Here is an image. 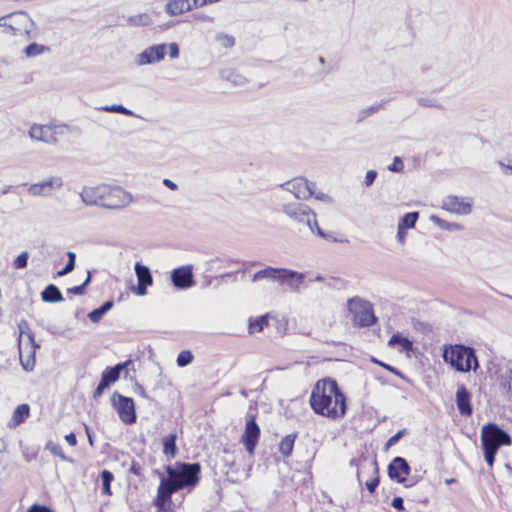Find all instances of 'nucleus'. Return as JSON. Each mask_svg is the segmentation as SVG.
<instances>
[{
  "mask_svg": "<svg viewBox=\"0 0 512 512\" xmlns=\"http://www.w3.org/2000/svg\"><path fill=\"white\" fill-rule=\"evenodd\" d=\"M312 410L330 420L342 419L347 410L346 396L341 391L336 380L320 379L314 385L310 394Z\"/></svg>",
  "mask_w": 512,
  "mask_h": 512,
  "instance_id": "obj_1",
  "label": "nucleus"
},
{
  "mask_svg": "<svg viewBox=\"0 0 512 512\" xmlns=\"http://www.w3.org/2000/svg\"><path fill=\"white\" fill-rule=\"evenodd\" d=\"M512 443L510 435L497 424L488 423L481 430V444L486 463L492 467L495 455L503 445L509 446Z\"/></svg>",
  "mask_w": 512,
  "mask_h": 512,
  "instance_id": "obj_2",
  "label": "nucleus"
},
{
  "mask_svg": "<svg viewBox=\"0 0 512 512\" xmlns=\"http://www.w3.org/2000/svg\"><path fill=\"white\" fill-rule=\"evenodd\" d=\"M443 359L459 372L476 371L479 367L474 349L461 344L444 346Z\"/></svg>",
  "mask_w": 512,
  "mask_h": 512,
  "instance_id": "obj_3",
  "label": "nucleus"
},
{
  "mask_svg": "<svg viewBox=\"0 0 512 512\" xmlns=\"http://www.w3.org/2000/svg\"><path fill=\"white\" fill-rule=\"evenodd\" d=\"M201 466L199 463H181L176 468L168 466L167 481L178 490L184 487H194L199 481Z\"/></svg>",
  "mask_w": 512,
  "mask_h": 512,
  "instance_id": "obj_4",
  "label": "nucleus"
},
{
  "mask_svg": "<svg viewBox=\"0 0 512 512\" xmlns=\"http://www.w3.org/2000/svg\"><path fill=\"white\" fill-rule=\"evenodd\" d=\"M347 308L353 324L357 327H370L377 322L372 303L355 296L347 301Z\"/></svg>",
  "mask_w": 512,
  "mask_h": 512,
  "instance_id": "obj_5",
  "label": "nucleus"
},
{
  "mask_svg": "<svg viewBox=\"0 0 512 512\" xmlns=\"http://www.w3.org/2000/svg\"><path fill=\"white\" fill-rule=\"evenodd\" d=\"M31 25V18L22 11L0 18V26H3L7 33L14 36L29 34Z\"/></svg>",
  "mask_w": 512,
  "mask_h": 512,
  "instance_id": "obj_6",
  "label": "nucleus"
},
{
  "mask_svg": "<svg viewBox=\"0 0 512 512\" xmlns=\"http://www.w3.org/2000/svg\"><path fill=\"white\" fill-rule=\"evenodd\" d=\"M111 400L123 423L131 425L136 422L135 406L132 398L114 392Z\"/></svg>",
  "mask_w": 512,
  "mask_h": 512,
  "instance_id": "obj_7",
  "label": "nucleus"
},
{
  "mask_svg": "<svg viewBox=\"0 0 512 512\" xmlns=\"http://www.w3.org/2000/svg\"><path fill=\"white\" fill-rule=\"evenodd\" d=\"M131 202V196L120 187L105 184L101 207L119 209Z\"/></svg>",
  "mask_w": 512,
  "mask_h": 512,
  "instance_id": "obj_8",
  "label": "nucleus"
},
{
  "mask_svg": "<svg viewBox=\"0 0 512 512\" xmlns=\"http://www.w3.org/2000/svg\"><path fill=\"white\" fill-rule=\"evenodd\" d=\"M259 438L260 427L256 423L255 416L248 415L246 418L244 433L241 436V442L244 444L250 455L254 454Z\"/></svg>",
  "mask_w": 512,
  "mask_h": 512,
  "instance_id": "obj_9",
  "label": "nucleus"
},
{
  "mask_svg": "<svg viewBox=\"0 0 512 512\" xmlns=\"http://www.w3.org/2000/svg\"><path fill=\"white\" fill-rule=\"evenodd\" d=\"M63 133V127L34 124L29 130L32 139L46 143H56L58 136Z\"/></svg>",
  "mask_w": 512,
  "mask_h": 512,
  "instance_id": "obj_10",
  "label": "nucleus"
},
{
  "mask_svg": "<svg viewBox=\"0 0 512 512\" xmlns=\"http://www.w3.org/2000/svg\"><path fill=\"white\" fill-rule=\"evenodd\" d=\"M284 212L293 220L301 224H317L315 212L305 204L287 205Z\"/></svg>",
  "mask_w": 512,
  "mask_h": 512,
  "instance_id": "obj_11",
  "label": "nucleus"
},
{
  "mask_svg": "<svg viewBox=\"0 0 512 512\" xmlns=\"http://www.w3.org/2000/svg\"><path fill=\"white\" fill-rule=\"evenodd\" d=\"M473 199L470 197H459L448 195L442 202V208L455 214L467 215L472 211Z\"/></svg>",
  "mask_w": 512,
  "mask_h": 512,
  "instance_id": "obj_12",
  "label": "nucleus"
},
{
  "mask_svg": "<svg viewBox=\"0 0 512 512\" xmlns=\"http://www.w3.org/2000/svg\"><path fill=\"white\" fill-rule=\"evenodd\" d=\"M172 284L180 290H185L194 286V276L192 265H185L175 268L171 272Z\"/></svg>",
  "mask_w": 512,
  "mask_h": 512,
  "instance_id": "obj_13",
  "label": "nucleus"
},
{
  "mask_svg": "<svg viewBox=\"0 0 512 512\" xmlns=\"http://www.w3.org/2000/svg\"><path fill=\"white\" fill-rule=\"evenodd\" d=\"M62 185V178L59 176H54L42 182L32 184L29 188V192L33 196H47L60 189Z\"/></svg>",
  "mask_w": 512,
  "mask_h": 512,
  "instance_id": "obj_14",
  "label": "nucleus"
},
{
  "mask_svg": "<svg viewBox=\"0 0 512 512\" xmlns=\"http://www.w3.org/2000/svg\"><path fill=\"white\" fill-rule=\"evenodd\" d=\"M410 473V466L408 462L402 457H395L388 466V474L390 478L397 480L399 483L406 484V476Z\"/></svg>",
  "mask_w": 512,
  "mask_h": 512,
  "instance_id": "obj_15",
  "label": "nucleus"
},
{
  "mask_svg": "<svg viewBox=\"0 0 512 512\" xmlns=\"http://www.w3.org/2000/svg\"><path fill=\"white\" fill-rule=\"evenodd\" d=\"M286 188L298 199L308 198L313 195L310 183L304 177H296L286 182Z\"/></svg>",
  "mask_w": 512,
  "mask_h": 512,
  "instance_id": "obj_16",
  "label": "nucleus"
},
{
  "mask_svg": "<svg viewBox=\"0 0 512 512\" xmlns=\"http://www.w3.org/2000/svg\"><path fill=\"white\" fill-rule=\"evenodd\" d=\"M305 275L303 273L290 270L287 268L281 269V277L279 278V285H286L292 291H300L301 285L303 284Z\"/></svg>",
  "mask_w": 512,
  "mask_h": 512,
  "instance_id": "obj_17",
  "label": "nucleus"
},
{
  "mask_svg": "<svg viewBox=\"0 0 512 512\" xmlns=\"http://www.w3.org/2000/svg\"><path fill=\"white\" fill-rule=\"evenodd\" d=\"M178 491L177 486H172L166 478H162L157 491L155 505L159 510L164 511L165 504L170 502L173 493Z\"/></svg>",
  "mask_w": 512,
  "mask_h": 512,
  "instance_id": "obj_18",
  "label": "nucleus"
},
{
  "mask_svg": "<svg viewBox=\"0 0 512 512\" xmlns=\"http://www.w3.org/2000/svg\"><path fill=\"white\" fill-rule=\"evenodd\" d=\"M166 54V45L160 44V45H154L146 50H144L140 54V63L141 64H150L159 62L162 59H164Z\"/></svg>",
  "mask_w": 512,
  "mask_h": 512,
  "instance_id": "obj_19",
  "label": "nucleus"
},
{
  "mask_svg": "<svg viewBox=\"0 0 512 512\" xmlns=\"http://www.w3.org/2000/svg\"><path fill=\"white\" fill-rule=\"evenodd\" d=\"M103 193H105V184L94 187H85L81 192V197L83 201L89 205L101 206Z\"/></svg>",
  "mask_w": 512,
  "mask_h": 512,
  "instance_id": "obj_20",
  "label": "nucleus"
},
{
  "mask_svg": "<svg viewBox=\"0 0 512 512\" xmlns=\"http://www.w3.org/2000/svg\"><path fill=\"white\" fill-rule=\"evenodd\" d=\"M471 395L465 386H460L456 392V404L461 415L470 416L472 406L470 403Z\"/></svg>",
  "mask_w": 512,
  "mask_h": 512,
  "instance_id": "obj_21",
  "label": "nucleus"
},
{
  "mask_svg": "<svg viewBox=\"0 0 512 512\" xmlns=\"http://www.w3.org/2000/svg\"><path fill=\"white\" fill-rule=\"evenodd\" d=\"M309 229L312 234H317L326 242H348V239L344 234L329 229H325L322 226H309Z\"/></svg>",
  "mask_w": 512,
  "mask_h": 512,
  "instance_id": "obj_22",
  "label": "nucleus"
},
{
  "mask_svg": "<svg viewBox=\"0 0 512 512\" xmlns=\"http://www.w3.org/2000/svg\"><path fill=\"white\" fill-rule=\"evenodd\" d=\"M132 363L131 360H127L123 363H118L116 364L114 367H108L106 368L103 372H102V375H101V382L105 383V385H107L109 387V385L111 383H114L116 382L119 377H120V373L123 369H125L128 365H130Z\"/></svg>",
  "mask_w": 512,
  "mask_h": 512,
  "instance_id": "obj_23",
  "label": "nucleus"
},
{
  "mask_svg": "<svg viewBox=\"0 0 512 512\" xmlns=\"http://www.w3.org/2000/svg\"><path fill=\"white\" fill-rule=\"evenodd\" d=\"M194 8L191 0H170L166 5L167 13L176 16Z\"/></svg>",
  "mask_w": 512,
  "mask_h": 512,
  "instance_id": "obj_24",
  "label": "nucleus"
},
{
  "mask_svg": "<svg viewBox=\"0 0 512 512\" xmlns=\"http://www.w3.org/2000/svg\"><path fill=\"white\" fill-rule=\"evenodd\" d=\"M388 346L397 348L400 353H409L413 349V342L407 337H404L402 334L395 333L388 340Z\"/></svg>",
  "mask_w": 512,
  "mask_h": 512,
  "instance_id": "obj_25",
  "label": "nucleus"
},
{
  "mask_svg": "<svg viewBox=\"0 0 512 512\" xmlns=\"http://www.w3.org/2000/svg\"><path fill=\"white\" fill-rule=\"evenodd\" d=\"M31 346L29 347L27 353L23 349V345H19V353H20V361L23 368L26 371H31L35 365V349L38 345L34 343H29Z\"/></svg>",
  "mask_w": 512,
  "mask_h": 512,
  "instance_id": "obj_26",
  "label": "nucleus"
},
{
  "mask_svg": "<svg viewBox=\"0 0 512 512\" xmlns=\"http://www.w3.org/2000/svg\"><path fill=\"white\" fill-rule=\"evenodd\" d=\"M30 415L28 404H20L13 411L11 420L8 423L9 428H15L23 423Z\"/></svg>",
  "mask_w": 512,
  "mask_h": 512,
  "instance_id": "obj_27",
  "label": "nucleus"
},
{
  "mask_svg": "<svg viewBox=\"0 0 512 512\" xmlns=\"http://www.w3.org/2000/svg\"><path fill=\"white\" fill-rule=\"evenodd\" d=\"M281 269L282 268L266 267L262 270L257 271L253 275L252 281L256 282L262 279H267L269 281L277 282L279 284V278L281 277Z\"/></svg>",
  "mask_w": 512,
  "mask_h": 512,
  "instance_id": "obj_28",
  "label": "nucleus"
},
{
  "mask_svg": "<svg viewBox=\"0 0 512 512\" xmlns=\"http://www.w3.org/2000/svg\"><path fill=\"white\" fill-rule=\"evenodd\" d=\"M41 298L44 302L56 303L61 302L63 300V296L59 288L54 285H48L42 292Z\"/></svg>",
  "mask_w": 512,
  "mask_h": 512,
  "instance_id": "obj_29",
  "label": "nucleus"
},
{
  "mask_svg": "<svg viewBox=\"0 0 512 512\" xmlns=\"http://www.w3.org/2000/svg\"><path fill=\"white\" fill-rule=\"evenodd\" d=\"M138 283L152 285L153 278L150 269L147 266L137 262L134 267Z\"/></svg>",
  "mask_w": 512,
  "mask_h": 512,
  "instance_id": "obj_30",
  "label": "nucleus"
},
{
  "mask_svg": "<svg viewBox=\"0 0 512 512\" xmlns=\"http://www.w3.org/2000/svg\"><path fill=\"white\" fill-rule=\"evenodd\" d=\"M297 438L296 433L286 435L279 444V451L284 457H289L293 452L295 440Z\"/></svg>",
  "mask_w": 512,
  "mask_h": 512,
  "instance_id": "obj_31",
  "label": "nucleus"
},
{
  "mask_svg": "<svg viewBox=\"0 0 512 512\" xmlns=\"http://www.w3.org/2000/svg\"><path fill=\"white\" fill-rule=\"evenodd\" d=\"M176 439H177V435L176 434H169L168 436H165L163 438V453L167 456H170V457H175L176 453H177V448H176Z\"/></svg>",
  "mask_w": 512,
  "mask_h": 512,
  "instance_id": "obj_32",
  "label": "nucleus"
},
{
  "mask_svg": "<svg viewBox=\"0 0 512 512\" xmlns=\"http://www.w3.org/2000/svg\"><path fill=\"white\" fill-rule=\"evenodd\" d=\"M500 390L508 398L512 399V370L501 376Z\"/></svg>",
  "mask_w": 512,
  "mask_h": 512,
  "instance_id": "obj_33",
  "label": "nucleus"
},
{
  "mask_svg": "<svg viewBox=\"0 0 512 512\" xmlns=\"http://www.w3.org/2000/svg\"><path fill=\"white\" fill-rule=\"evenodd\" d=\"M24 52L27 57H36L43 53L50 52V47L34 42L29 44Z\"/></svg>",
  "mask_w": 512,
  "mask_h": 512,
  "instance_id": "obj_34",
  "label": "nucleus"
},
{
  "mask_svg": "<svg viewBox=\"0 0 512 512\" xmlns=\"http://www.w3.org/2000/svg\"><path fill=\"white\" fill-rule=\"evenodd\" d=\"M45 449L48 450L53 456L59 457L62 461L71 462V459L67 457L59 444L49 440L45 444Z\"/></svg>",
  "mask_w": 512,
  "mask_h": 512,
  "instance_id": "obj_35",
  "label": "nucleus"
},
{
  "mask_svg": "<svg viewBox=\"0 0 512 512\" xmlns=\"http://www.w3.org/2000/svg\"><path fill=\"white\" fill-rule=\"evenodd\" d=\"M19 332H20V338H19V345H23V341L27 339L28 343H34V335L30 331L28 324L26 321H21L18 324Z\"/></svg>",
  "mask_w": 512,
  "mask_h": 512,
  "instance_id": "obj_36",
  "label": "nucleus"
},
{
  "mask_svg": "<svg viewBox=\"0 0 512 512\" xmlns=\"http://www.w3.org/2000/svg\"><path fill=\"white\" fill-rule=\"evenodd\" d=\"M114 480V475L109 470H103L101 472L102 481V494L111 495V483Z\"/></svg>",
  "mask_w": 512,
  "mask_h": 512,
  "instance_id": "obj_37",
  "label": "nucleus"
},
{
  "mask_svg": "<svg viewBox=\"0 0 512 512\" xmlns=\"http://www.w3.org/2000/svg\"><path fill=\"white\" fill-rule=\"evenodd\" d=\"M268 325V319L266 316H260L257 319L250 321L249 323V333L254 334L263 330V328Z\"/></svg>",
  "mask_w": 512,
  "mask_h": 512,
  "instance_id": "obj_38",
  "label": "nucleus"
},
{
  "mask_svg": "<svg viewBox=\"0 0 512 512\" xmlns=\"http://www.w3.org/2000/svg\"><path fill=\"white\" fill-rule=\"evenodd\" d=\"M193 354L189 350L181 351L177 356V365L179 367H185L193 361Z\"/></svg>",
  "mask_w": 512,
  "mask_h": 512,
  "instance_id": "obj_39",
  "label": "nucleus"
},
{
  "mask_svg": "<svg viewBox=\"0 0 512 512\" xmlns=\"http://www.w3.org/2000/svg\"><path fill=\"white\" fill-rule=\"evenodd\" d=\"M216 40L225 49H230L235 45V38L229 34L221 33L217 35Z\"/></svg>",
  "mask_w": 512,
  "mask_h": 512,
  "instance_id": "obj_40",
  "label": "nucleus"
},
{
  "mask_svg": "<svg viewBox=\"0 0 512 512\" xmlns=\"http://www.w3.org/2000/svg\"><path fill=\"white\" fill-rule=\"evenodd\" d=\"M90 281H91V273L88 272L87 277H86L85 281L83 282V284H81L79 286H74V287L68 288L67 292L71 293V294H75V295H83L86 292V286L90 283Z\"/></svg>",
  "mask_w": 512,
  "mask_h": 512,
  "instance_id": "obj_41",
  "label": "nucleus"
},
{
  "mask_svg": "<svg viewBox=\"0 0 512 512\" xmlns=\"http://www.w3.org/2000/svg\"><path fill=\"white\" fill-rule=\"evenodd\" d=\"M225 263H228V261H225L220 258L210 259L209 261L206 262L207 267L205 270L207 272H213L219 268L225 267Z\"/></svg>",
  "mask_w": 512,
  "mask_h": 512,
  "instance_id": "obj_42",
  "label": "nucleus"
},
{
  "mask_svg": "<svg viewBox=\"0 0 512 512\" xmlns=\"http://www.w3.org/2000/svg\"><path fill=\"white\" fill-rule=\"evenodd\" d=\"M28 258H29V254L28 252H22L20 255H18V257L14 260V267L16 269H23L27 266L28 264Z\"/></svg>",
  "mask_w": 512,
  "mask_h": 512,
  "instance_id": "obj_43",
  "label": "nucleus"
},
{
  "mask_svg": "<svg viewBox=\"0 0 512 512\" xmlns=\"http://www.w3.org/2000/svg\"><path fill=\"white\" fill-rule=\"evenodd\" d=\"M418 218H419L418 212H409L401 218L399 224H415L417 222Z\"/></svg>",
  "mask_w": 512,
  "mask_h": 512,
  "instance_id": "obj_44",
  "label": "nucleus"
},
{
  "mask_svg": "<svg viewBox=\"0 0 512 512\" xmlns=\"http://www.w3.org/2000/svg\"><path fill=\"white\" fill-rule=\"evenodd\" d=\"M413 228H415V226H398L397 240L400 244H404L409 230Z\"/></svg>",
  "mask_w": 512,
  "mask_h": 512,
  "instance_id": "obj_45",
  "label": "nucleus"
},
{
  "mask_svg": "<svg viewBox=\"0 0 512 512\" xmlns=\"http://www.w3.org/2000/svg\"><path fill=\"white\" fill-rule=\"evenodd\" d=\"M103 110L107 111V112H117V113H121L124 115H131V111L122 105L105 106V107H103Z\"/></svg>",
  "mask_w": 512,
  "mask_h": 512,
  "instance_id": "obj_46",
  "label": "nucleus"
},
{
  "mask_svg": "<svg viewBox=\"0 0 512 512\" xmlns=\"http://www.w3.org/2000/svg\"><path fill=\"white\" fill-rule=\"evenodd\" d=\"M372 361L378 365H380L381 367H383L384 369L388 370L389 372L397 375L398 377L400 378H404V375L399 371L397 370L395 367L389 365V364H386L384 362H381L375 358L372 359Z\"/></svg>",
  "mask_w": 512,
  "mask_h": 512,
  "instance_id": "obj_47",
  "label": "nucleus"
},
{
  "mask_svg": "<svg viewBox=\"0 0 512 512\" xmlns=\"http://www.w3.org/2000/svg\"><path fill=\"white\" fill-rule=\"evenodd\" d=\"M388 169L392 172H401L404 169L403 161L400 157L396 156L393 162L389 165Z\"/></svg>",
  "mask_w": 512,
  "mask_h": 512,
  "instance_id": "obj_48",
  "label": "nucleus"
},
{
  "mask_svg": "<svg viewBox=\"0 0 512 512\" xmlns=\"http://www.w3.org/2000/svg\"><path fill=\"white\" fill-rule=\"evenodd\" d=\"M105 314L103 313V311L100 309V308H97V309H94L93 311H91L89 314H88V318L93 322V323H97L101 320V318L104 316Z\"/></svg>",
  "mask_w": 512,
  "mask_h": 512,
  "instance_id": "obj_49",
  "label": "nucleus"
},
{
  "mask_svg": "<svg viewBox=\"0 0 512 512\" xmlns=\"http://www.w3.org/2000/svg\"><path fill=\"white\" fill-rule=\"evenodd\" d=\"M27 512H53L49 507L39 504H33Z\"/></svg>",
  "mask_w": 512,
  "mask_h": 512,
  "instance_id": "obj_50",
  "label": "nucleus"
},
{
  "mask_svg": "<svg viewBox=\"0 0 512 512\" xmlns=\"http://www.w3.org/2000/svg\"><path fill=\"white\" fill-rule=\"evenodd\" d=\"M377 177V172L375 170H369L365 175V184L370 186Z\"/></svg>",
  "mask_w": 512,
  "mask_h": 512,
  "instance_id": "obj_51",
  "label": "nucleus"
},
{
  "mask_svg": "<svg viewBox=\"0 0 512 512\" xmlns=\"http://www.w3.org/2000/svg\"><path fill=\"white\" fill-rule=\"evenodd\" d=\"M391 505H392L395 509H397V510H400V511H401V510H403V509H404V500H403V498H402V497L397 496V497L393 498Z\"/></svg>",
  "mask_w": 512,
  "mask_h": 512,
  "instance_id": "obj_52",
  "label": "nucleus"
},
{
  "mask_svg": "<svg viewBox=\"0 0 512 512\" xmlns=\"http://www.w3.org/2000/svg\"><path fill=\"white\" fill-rule=\"evenodd\" d=\"M403 434H404V430L398 431L395 435H393L389 438V440L387 441V445L388 446L395 445L400 440V438L403 436Z\"/></svg>",
  "mask_w": 512,
  "mask_h": 512,
  "instance_id": "obj_53",
  "label": "nucleus"
},
{
  "mask_svg": "<svg viewBox=\"0 0 512 512\" xmlns=\"http://www.w3.org/2000/svg\"><path fill=\"white\" fill-rule=\"evenodd\" d=\"M379 484V478L376 477L366 482V488L370 493H373Z\"/></svg>",
  "mask_w": 512,
  "mask_h": 512,
  "instance_id": "obj_54",
  "label": "nucleus"
},
{
  "mask_svg": "<svg viewBox=\"0 0 512 512\" xmlns=\"http://www.w3.org/2000/svg\"><path fill=\"white\" fill-rule=\"evenodd\" d=\"M75 267V264H73L72 261H68L67 264L65 265V267L58 271V276H64L68 273H70Z\"/></svg>",
  "mask_w": 512,
  "mask_h": 512,
  "instance_id": "obj_55",
  "label": "nucleus"
},
{
  "mask_svg": "<svg viewBox=\"0 0 512 512\" xmlns=\"http://www.w3.org/2000/svg\"><path fill=\"white\" fill-rule=\"evenodd\" d=\"M220 0H192L194 8L202 7L207 4L219 2Z\"/></svg>",
  "mask_w": 512,
  "mask_h": 512,
  "instance_id": "obj_56",
  "label": "nucleus"
},
{
  "mask_svg": "<svg viewBox=\"0 0 512 512\" xmlns=\"http://www.w3.org/2000/svg\"><path fill=\"white\" fill-rule=\"evenodd\" d=\"M108 388L107 385H105V383L103 382H99L98 386L96 387L95 391H94V398H98L102 395L103 391Z\"/></svg>",
  "mask_w": 512,
  "mask_h": 512,
  "instance_id": "obj_57",
  "label": "nucleus"
},
{
  "mask_svg": "<svg viewBox=\"0 0 512 512\" xmlns=\"http://www.w3.org/2000/svg\"><path fill=\"white\" fill-rule=\"evenodd\" d=\"M65 440L70 446H76L77 445V438L74 433H69L65 435Z\"/></svg>",
  "mask_w": 512,
  "mask_h": 512,
  "instance_id": "obj_58",
  "label": "nucleus"
},
{
  "mask_svg": "<svg viewBox=\"0 0 512 512\" xmlns=\"http://www.w3.org/2000/svg\"><path fill=\"white\" fill-rule=\"evenodd\" d=\"M148 286H149L148 284H140V283H138L137 288L135 289L134 292L137 295H141V296L145 295L147 293V287Z\"/></svg>",
  "mask_w": 512,
  "mask_h": 512,
  "instance_id": "obj_59",
  "label": "nucleus"
},
{
  "mask_svg": "<svg viewBox=\"0 0 512 512\" xmlns=\"http://www.w3.org/2000/svg\"><path fill=\"white\" fill-rule=\"evenodd\" d=\"M169 54L171 58H176L179 54V49L177 44L172 43L169 45Z\"/></svg>",
  "mask_w": 512,
  "mask_h": 512,
  "instance_id": "obj_60",
  "label": "nucleus"
},
{
  "mask_svg": "<svg viewBox=\"0 0 512 512\" xmlns=\"http://www.w3.org/2000/svg\"><path fill=\"white\" fill-rule=\"evenodd\" d=\"M112 307H113V302L106 301L99 308L103 311L104 314H106Z\"/></svg>",
  "mask_w": 512,
  "mask_h": 512,
  "instance_id": "obj_61",
  "label": "nucleus"
},
{
  "mask_svg": "<svg viewBox=\"0 0 512 512\" xmlns=\"http://www.w3.org/2000/svg\"><path fill=\"white\" fill-rule=\"evenodd\" d=\"M163 184L168 187L169 189L171 190H176L177 189V185L171 181L170 179H164L163 180Z\"/></svg>",
  "mask_w": 512,
  "mask_h": 512,
  "instance_id": "obj_62",
  "label": "nucleus"
},
{
  "mask_svg": "<svg viewBox=\"0 0 512 512\" xmlns=\"http://www.w3.org/2000/svg\"><path fill=\"white\" fill-rule=\"evenodd\" d=\"M67 255H68V261H72L73 264H75V258H76L75 253L68 252Z\"/></svg>",
  "mask_w": 512,
  "mask_h": 512,
  "instance_id": "obj_63",
  "label": "nucleus"
},
{
  "mask_svg": "<svg viewBox=\"0 0 512 512\" xmlns=\"http://www.w3.org/2000/svg\"><path fill=\"white\" fill-rule=\"evenodd\" d=\"M369 467H370L371 470L376 472L377 471V463H376V461H370L369 462Z\"/></svg>",
  "mask_w": 512,
  "mask_h": 512,
  "instance_id": "obj_64",
  "label": "nucleus"
}]
</instances>
